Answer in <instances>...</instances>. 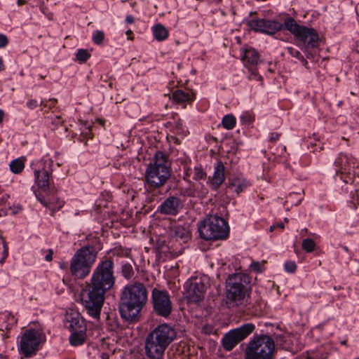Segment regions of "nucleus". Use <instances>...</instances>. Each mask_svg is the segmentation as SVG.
Listing matches in <instances>:
<instances>
[{"label":"nucleus","mask_w":359,"mask_h":359,"mask_svg":"<svg viewBox=\"0 0 359 359\" xmlns=\"http://www.w3.org/2000/svg\"><path fill=\"white\" fill-rule=\"evenodd\" d=\"M171 175L168 156L162 151H157L147 165L144 174V188L147 199L152 202L158 198L163 187Z\"/></svg>","instance_id":"nucleus-1"},{"label":"nucleus","mask_w":359,"mask_h":359,"mask_svg":"<svg viewBox=\"0 0 359 359\" xmlns=\"http://www.w3.org/2000/svg\"><path fill=\"white\" fill-rule=\"evenodd\" d=\"M148 301V292L144 283L138 280L126 285L121 294L119 312L127 321H135Z\"/></svg>","instance_id":"nucleus-2"},{"label":"nucleus","mask_w":359,"mask_h":359,"mask_svg":"<svg viewBox=\"0 0 359 359\" xmlns=\"http://www.w3.org/2000/svg\"><path fill=\"white\" fill-rule=\"evenodd\" d=\"M176 337V331L168 323L158 325L145 337L146 356L149 359H163L165 350Z\"/></svg>","instance_id":"nucleus-3"},{"label":"nucleus","mask_w":359,"mask_h":359,"mask_svg":"<svg viewBox=\"0 0 359 359\" xmlns=\"http://www.w3.org/2000/svg\"><path fill=\"white\" fill-rule=\"evenodd\" d=\"M35 182L38 190L35 191L37 199L46 207H48L53 212L59 210L64 202L55 196L57 189L50 182V172L44 168L34 171Z\"/></svg>","instance_id":"nucleus-4"},{"label":"nucleus","mask_w":359,"mask_h":359,"mask_svg":"<svg viewBox=\"0 0 359 359\" xmlns=\"http://www.w3.org/2000/svg\"><path fill=\"white\" fill-rule=\"evenodd\" d=\"M114 283V262L108 258L97 266L92 274L90 282L88 284L106 293L113 287Z\"/></svg>","instance_id":"nucleus-5"},{"label":"nucleus","mask_w":359,"mask_h":359,"mask_svg":"<svg viewBox=\"0 0 359 359\" xmlns=\"http://www.w3.org/2000/svg\"><path fill=\"white\" fill-rule=\"evenodd\" d=\"M96 252L92 247L79 250L72 259L70 271L76 278L83 279L87 276L96 259Z\"/></svg>","instance_id":"nucleus-6"},{"label":"nucleus","mask_w":359,"mask_h":359,"mask_svg":"<svg viewBox=\"0 0 359 359\" xmlns=\"http://www.w3.org/2000/svg\"><path fill=\"white\" fill-rule=\"evenodd\" d=\"M200 237L204 240H222L227 238L229 228L222 217L212 216L205 219L198 228Z\"/></svg>","instance_id":"nucleus-7"},{"label":"nucleus","mask_w":359,"mask_h":359,"mask_svg":"<svg viewBox=\"0 0 359 359\" xmlns=\"http://www.w3.org/2000/svg\"><path fill=\"white\" fill-rule=\"evenodd\" d=\"M105 292L87 284L80 293L81 304L87 313L95 319H99L104 302Z\"/></svg>","instance_id":"nucleus-8"},{"label":"nucleus","mask_w":359,"mask_h":359,"mask_svg":"<svg viewBox=\"0 0 359 359\" xmlns=\"http://www.w3.org/2000/svg\"><path fill=\"white\" fill-rule=\"evenodd\" d=\"M284 25L305 48H313L318 46L319 37L314 29L301 26L290 17L285 18Z\"/></svg>","instance_id":"nucleus-9"},{"label":"nucleus","mask_w":359,"mask_h":359,"mask_svg":"<svg viewBox=\"0 0 359 359\" xmlns=\"http://www.w3.org/2000/svg\"><path fill=\"white\" fill-rule=\"evenodd\" d=\"M250 283V276L245 273H235L229 276L226 283L228 301L238 302L243 299Z\"/></svg>","instance_id":"nucleus-10"},{"label":"nucleus","mask_w":359,"mask_h":359,"mask_svg":"<svg viewBox=\"0 0 359 359\" xmlns=\"http://www.w3.org/2000/svg\"><path fill=\"white\" fill-rule=\"evenodd\" d=\"M274 349L273 339L267 335L255 336L245 348L246 357L255 356L257 358L272 359Z\"/></svg>","instance_id":"nucleus-11"},{"label":"nucleus","mask_w":359,"mask_h":359,"mask_svg":"<svg viewBox=\"0 0 359 359\" xmlns=\"http://www.w3.org/2000/svg\"><path fill=\"white\" fill-rule=\"evenodd\" d=\"M151 303L154 313L165 318H168L172 312L173 304L171 297L166 290L154 287L151 290Z\"/></svg>","instance_id":"nucleus-12"},{"label":"nucleus","mask_w":359,"mask_h":359,"mask_svg":"<svg viewBox=\"0 0 359 359\" xmlns=\"http://www.w3.org/2000/svg\"><path fill=\"white\" fill-rule=\"evenodd\" d=\"M255 326L252 323H246L242 326L233 329L224 334L222 343L226 351H231L239 342L250 334Z\"/></svg>","instance_id":"nucleus-13"},{"label":"nucleus","mask_w":359,"mask_h":359,"mask_svg":"<svg viewBox=\"0 0 359 359\" xmlns=\"http://www.w3.org/2000/svg\"><path fill=\"white\" fill-rule=\"evenodd\" d=\"M43 340L41 332L30 329L25 332L21 337L20 350L26 356L29 357L36 351L40 343Z\"/></svg>","instance_id":"nucleus-14"},{"label":"nucleus","mask_w":359,"mask_h":359,"mask_svg":"<svg viewBox=\"0 0 359 359\" xmlns=\"http://www.w3.org/2000/svg\"><path fill=\"white\" fill-rule=\"evenodd\" d=\"M184 294L189 302L197 303L201 301L206 290V285L201 278H194L188 280L184 285Z\"/></svg>","instance_id":"nucleus-15"},{"label":"nucleus","mask_w":359,"mask_h":359,"mask_svg":"<svg viewBox=\"0 0 359 359\" xmlns=\"http://www.w3.org/2000/svg\"><path fill=\"white\" fill-rule=\"evenodd\" d=\"M241 60L244 66L248 68L250 74L248 76L250 80L262 81V77L259 74L257 70V65L259 62V56L258 53L252 48H248L243 50Z\"/></svg>","instance_id":"nucleus-16"},{"label":"nucleus","mask_w":359,"mask_h":359,"mask_svg":"<svg viewBox=\"0 0 359 359\" xmlns=\"http://www.w3.org/2000/svg\"><path fill=\"white\" fill-rule=\"evenodd\" d=\"M247 24L250 29L256 32H261L271 35L279 31L283 27V25L278 22L259 18L249 20Z\"/></svg>","instance_id":"nucleus-17"},{"label":"nucleus","mask_w":359,"mask_h":359,"mask_svg":"<svg viewBox=\"0 0 359 359\" xmlns=\"http://www.w3.org/2000/svg\"><path fill=\"white\" fill-rule=\"evenodd\" d=\"M183 207L184 203L180 198L170 196L158 206L157 212L161 215L176 216Z\"/></svg>","instance_id":"nucleus-18"},{"label":"nucleus","mask_w":359,"mask_h":359,"mask_svg":"<svg viewBox=\"0 0 359 359\" xmlns=\"http://www.w3.org/2000/svg\"><path fill=\"white\" fill-rule=\"evenodd\" d=\"M335 165L339 168V170L337 172H340L341 174H348L351 175V169L354 168V161L352 158H348L346 154H341L339 157L334 161ZM351 179L350 176H346L344 181L346 183H348V180Z\"/></svg>","instance_id":"nucleus-19"},{"label":"nucleus","mask_w":359,"mask_h":359,"mask_svg":"<svg viewBox=\"0 0 359 359\" xmlns=\"http://www.w3.org/2000/svg\"><path fill=\"white\" fill-rule=\"evenodd\" d=\"M225 179V167L222 161H219L215 168L213 176L210 181L212 189L217 190L224 182Z\"/></svg>","instance_id":"nucleus-20"},{"label":"nucleus","mask_w":359,"mask_h":359,"mask_svg":"<svg viewBox=\"0 0 359 359\" xmlns=\"http://www.w3.org/2000/svg\"><path fill=\"white\" fill-rule=\"evenodd\" d=\"M66 319L67 321L69 323V327L72 332L78 330H86L87 328L86 322L78 313L67 314Z\"/></svg>","instance_id":"nucleus-21"},{"label":"nucleus","mask_w":359,"mask_h":359,"mask_svg":"<svg viewBox=\"0 0 359 359\" xmlns=\"http://www.w3.org/2000/svg\"><path fill=\"white\" fill-rule=\"evenodd\" d=\"M172 236L177 241L186 243L190 238V232L187 227L177 226L172 230Z\"/></svg>","instance_id":"nucleus-22"},{"label":"nucleus","mask_w":359,"mask_h":359,"mask_svg":"<svg viewBox=\"0 0 359 359\" xmlns=\"http://www.w3.org/2000/svg\"><path fill=\"white\" fill-rule=\"evenodd\" d=\"M86 330H78L72 332L69 337L70 344L72 346H77L83 344L86 338Z\"/></svg>","instance_id":"nucleus-23"},{"label":"nucleus","mask_w":359,"mask_h":359,"mask_svg":"<svg viewBox=\"0 0 359 359\" xmlns=\"http://www.w3.org/2000/svg\"><path fill=\"white\" fill-rule=\"evenodd\" d=\"M26 158L24 156L13 160L10 164V170L14 174H20L25 168Z\"/></svg>","instance_id":"nucleus-24"},{"label":"nucleus","mask_w":359,"mask_h":359,"mask_svg":"<svg viewBox=\"0 0 359 359\" xmlns=\"http://www.w3.org/2000/svg\"><path fill=\"white\" fill-rule=\"evenodd\" d=\"M172 99L177 103L189 102L193 100L189 93L182 90H175L172 93Z\"/></svg>","instance_id":"nucleus-25"},{"label":"nucleus","mask_w":359,"mask_h":359,"mask_svg":"<svg viewBox=\"0 0 359 359\" xmlns=\"http://www.w3.org/2000/svg\"><path fill=\"white\" fill-rule=\"evenodd\" d=\"M153 34L155 39L159 41L165 40L168 35L166 28L161 24L153 27Z\"/></svg>","instance_id":"nucleus-26"},{"label":"nucleus","mask_w":359,"mask_h":359,"mask_svg":"<svg viewBox=\"0 0 359 359\" xmlns=\"http://www.w3.org/2000/svg\"><path fill=\"white\" fill-rule=\"evenodd\" d=\"M222 126L226 130H231L236 125V118L231 114L225 115L222 118Z\"/></svg>","instance_id":"nucleus-27"},{"label":"nucleus","mask_w":359,"mask_h":359,"mask_svg":"<svg viewBox=\"0 0 359 359\" xmlns=\"http://www.w3.org/2000/svg\"><path fill=\"white\" fill-rule=\"evenodd\" d=\"M121 274L127 280H130L134 276V271L132 265L129 263L123 264L121 266Z\"/></svg>","instance_id":"nucleus-28"},{"label":"nucleus","mask_w":359,"mask_h":359,"mask_svg":"<svg viewBox=\"0 0 359 359\" xmlns=\"http://www.w3.org/2000/svg\"><path fill=\"white\" fill-rule=\"evenodd\" d=\"M316 246V243L311 238H305L302 241V247L306 252H313Z\"/></svg>","instance_id":"nucleus-29"},{"label":"nucleus","mask_w":359,"mask_h":359,"mask_svg":"<svg viewBox=\"0 0 359 359\" xmlns=\"http://www.w3.org/2000/svg\"><path fill=\"white\" fill-rule=\"evenodd\" d=\"M90 57V54L85 49H79L76 53V60L81 62H86Z\"/></svg>","instance_id":"nucleus-30"},{"label":"nucleus","mask_w":359,"mask_h":359,"mask_svg":"<svg viewBox=\"0 0 359 359\" xmlns=\"http://www.w3.org/2000/svg\"><path fill=\"white\" fill-rule=\"evenodd\" d=\"M246 187L247 185L245 182H241L238 180L233 181L231 185V188H233V191L237 194L242 192Z\"/></svg>","instance_id":"nucleus-31"},{"label":"nucleus","mask_w":359,"mask_h":359,"mask_svg":"<svg viewBox=\"0 0 359 359\" xmlns=\"http://www.w3.org/2000/svg\"><path fill=\"white\" fill-rule=\"evenodd\" d=\"M104 34L102 31L97 30L93 33V41L96 44H101L104 40Z\"/></svg>","instance_id":"nucleus-32"},{"label":"nucleus","mask_w":359,"mask_h":359,"mask_svg":"<svg viewBox=\"0 0 359 359\" xmlns=\"http://www.w3.org/2000/svg\"><path fill=\"white\" fill-rule=\"evenodd\" d=\"M351 196L350 202L355 208H357V205H359V188L355 189L354 192L351 191Z\"/></svg>","instance_id":"nucleus-33"},{"label":"nucleus","mask_w":359,"mask_h":359,"mask_svg":"<svg viewBox=\"0 0 359 359\" xmlns=\"http://www.w3.org/2000/svg\"><path fill=\"white\" fill-rule=\"evenodd\" d=\"M206 173L201 168H195L193 178L195 180H200L205 178Z\"/></svg>","instance_id":"nucleus-34"},{"label":"nucleus","mask_w":359,"mask_h":359,"mask_svg":"<svg viewBox=\"0 0 359 359\" xmlns=\"http://www.w3.org/2000/svg\"><path fill=\"white\" fill-rule=\"evenodd\" d=\"M285 269L289 273H294L297 269V265L294 262L288 261L285 264Z\"/></svg>","instance_id":"nucleus-35"},{"label":"nucleus","mask_w":359,"mask_h":359,"mask_svg":"<svg viewBox=\"0 0 359 359\" xmlns=\"http://www.w3.org/2000/svg\"><path fill=\"white\" fill-rule=\"evenodd\" d=\"M241 121L243 123L248 124V123H250L253 121V118H252V116L250 114H249L248 113H244L241 116Z\"/></svg>","instance_id":"nucleus-36"},{"label":"nucleus","mask_w":359,"mask_h":359,"mask_svg":"<svg viewBox=\"0 0 359 359\" xmlns=\"http://www.w3.org/2000/svg\"><path fill=\"white\" fill-rule=\"evenodd\" d=\"M287 50L288 53L290 54L292 56L297 57L298 59H300L302 54L299 53V50L294 49L292 47L287 48Z\"/></svg>","instance_id":"nucleus-37"},{"label":"nucleus","mask_w":359,"mask_h":359,"mask_svg":"<svg viewBox=\"0 0 359 359\" xmlns=\"http://www.w3.org/2000/svg\"><path fill=\"white\" fill-rule=\"evenodd\" d=\"M263 267H264V262L262 264H261L260 262H253L251 264V268L257 272H262L263 271Z\"/></svg>","instance_id":"nucleus-38"},{"label":"nucleus","mask_w":359,"mask_h":359,"mask_svg":"<svg viewBox=\"0 0 359 359\" xmlns=\"http://www.w3.org/2000/svg\"><path fill=\"white\" fill-rule=\"evenodd\" d=\"M8 43L7 36L4 34H0V48L5 47Z\"/></svg>","instance_id":"nucleus-39"},{"label":"nucleus","mask_w":359,"mask_h":359,"mask_svg":"<svg viewBox=\"0 0 359 359\" xmlns=\"http://www.w3.org/2000/svg\"><path fill=\"white\" fill-rule=\"evenodd\" d=\"M8 197L7 194L0 191V206L6 203Z\"/></svg>","instance_id":"nucleus-40"},{"label":"nucleus","mask_w":359,"mask_h":359,"mask_svg":"<svg viewBox=\"0 0 359 359\" xmlns=\"http://www.w3.org/2000/svg\"><path fill=\"white\" fill-rule=\"evenodd\" d=\"M27 105L29 109H33L37 107L38 103L36 100H30L27 102Z\"/></svg>","instance_id":"nucleus-41"},{"label":"nucleus","mask_w":359,"mask_h":359,"mask_svg":"<svg viewBox=\"0 0 359 359\" xmlns=\"http://www.w3.org/2000/svg\"><path fill=\"white\" fill-rule=\"evenodd\" d=\"M280 136V135L278 133H272L271 134L270 141L274 142L279 139Z\"/></svg>","instance_id":"nucleus-42"},{"label":"nucleus","mask_w":359,"mask_h":359,"mask_svg":"<svg viewBox=\"0 0 359 359\" xmlns=\"http://www.w3.org/2000/svg\"><path fill=\"white\" fill-rule=\"evenodd\" d=\"M53 251L51 250H49V252L48 255H46L45 259L47 262H50L53 259Z\"/></svg>","instance_id":"nucleus-43"},{"label":"nucleus","mask_w":359,"mask_h":359,"mask_svg":"<svg viewBox=\"0 0 359 359\" xmlns=\"http://www.w3.org/2000/svg\"><path fill=\"white\" fill-rule=\"evenodd\" d=\"M126 22L127 23H133L134 22V18L132 16V15H128L126 18Z\"/></svg>","instance_id":"nucleus-44"},{"label":"nucleus","mask_w":359,"mask_h":359,"mask_svg":"<svg viewBox=\"0 0 359 359\" xmlns=\"http://www.w3.org/2000/svg\"><path fill=\"white\" fill-rule=\"evenodd\" d=\"M22 210V207L21 205H18L16 206V208H15V209L12 211V213L13 214H16L18 213V212L21 211Z\"/></svg>","instance_id":"nucleus-45"},{"label":"nucleus","mask_w":359,"mask_h":359,"mask_svg":"<svg viewBox=\"0 0 359 359\" xmlns=\"http://www.w3.org/2000/svg\"><path fill=\"white\" fill-rule=\"evenodd\" d=\"M185 195H187L188 196H191V197H194L196 196L194 194V191H191V190L187 191Z\"/></svg>","instance_id":"nucleus-46"},{"label":"nucleus","mask_w":359,"mask_h":359,"mask_svg":"<svg viewBox=\"0 0 359 359\" xmlns=\"http://www.w3.org/2000/svg\"><path fill=\"white\" fill-rule=\"evenodd\" d=\"M302 62V65L304 66V67H306L307 64H308V62L304 58V57L302 55L300 57V59H299Z\"/></svg>","instance_id":"nucleus-47"},{"label":"nucleus","mask_w":359,"mask_h":359,"mask_svg":"<svg viewBox=\"0 0 359 359\" xmlns=\"http://www.w3.org/2000/svg\"><path fill=\"white\" fill-rule=\"evenodd\" d=\"M17 3L18 6H22L26 3V0H18Z\"/></svg>","instance_id":"nucleus-48"},{"label":"nucleus","mask_w":359,"mask_h":359,"mask_svg":"<svg viewBox=\"0 0 359 359\" xmlns=\"http://www.w3.org/2000/svg\"><path fill=\"white\" fill-rule=\"evenodd\" d=\"M4 62L1 57H0V72L4 69Z\"/></svg>","instance_id":"nucleus-49"},{"label":"nucleus","mask_w":359,"mask_h":359,"mask_svg":"<svg viewBox=\"0 0 359 359\" xmlns=\"http://www.w3.org/2000/svg\"><path fill=\"white\" fill-rule=\"evenodd\" d=\"M7 212L6 210H4L3 208L0 210V217L6 215Z\"/></svg>","instance_id":"nucleus-50"},{"label":"nucleus","mask_w":359,"mask_h":359,"mask_svg":"<svg viewBox=\"0 0 359 359\" xmlns=\"http://www.w3.org/2000/svg\"><path fill=\"white\" fill-rule=\"evenodd\" d=\"M4 113L3 110L0 109V123L2 122L4 118Z\"/></svg>","instance_id":"nucleus-51"},{"label":"nucleus","mask_w":359,"mask_h":359,"mask_svg":"<svg viewBox=\"0 0 359 359\" xmlns=\"http://www.w3.org/2000/svg\"><path fill=\"white\" fill-rule=\"evenodd\" d=\"M276 226V227H279V228H280L282 229H284V227H285V226H284V224L283 223H278Z\"/></svg>","instance_id":"nucleus-52"},{"label":"nucleus","mask_w":359,"mask_h":359,"mask_svg":"<svg viewBox=\"0 0 359 359\" xmlns=\"http://www.w3.org/2000/svg\"><path fill=\"white\" fill-rule=\"evenodd\" d=\"M60 116H57V117L55 118V119L54 122H55V123H60Z\"/></svg>","instance_id":"nucleus-53"},{"label":"nucleus","mask_w":359,"mask_h":359,"mask_svg":"<svg viewBox=\"0 0 359 359\" xmlns=\"http://www.w3.org/2000/svg\"><path fill=\"white\" fill-rule=\"evenodd\" d=\"M208 193V191L206 189L203 190L201 193V195H200L201 196H205L206 195V194Z\"/></svg>","instance_id":"nucleus-54"},{"label":"nucleus","mask_w":359,"mask_h":359,"mask_svg":"<svg viewBox=\"0 0 359 359\" xmlns=\"http://www.w3.org/2000/svg\"><path fill=\"white\" fill-rule=\"evenodd\" d=\"M133 34V32H132L130 29H129V30H128V31L126 32V35H127V36H130V34Z\"/></svg>","instance_id":"nucleus-55"},{"label":"nucleus","mask_w":359,"mask_h":359,"mask_svg":"<svg viewBox=\"0 0 359 359\" xmlns=\"http://www.w3.org/2000/svg\"><path fill=\"white\" fill-rule=\"evenodd\" d=\"M41 11L44 14H46L45 8H44L43 5H41Z\"/></svg>","instance_id":"nucleus-56"},{"label":"nucleus","mask_w":359,"mask_h":359,"mask_svg":"<svg viewBox=\"0 0 359 359\" xmlns=\"http://www.w3.org/2000/svg\"><path fill=\"white\" fill-rule=\"evenodd\" d=\"M109 87L110 88H113V82H112L111 81H109Z\"/></svg>","instance_id":"nucleus-57"},{"label":"nucleus","mask_w":359,"mask_h":359,"mask_svg":"<svg viewBox=\"0 0 359 359\" xmlns=\"http://www.w3.org/2000/svg\"><path fill=\"white\" fill-rule=\"evenodd\" d=\"M307 232V229H302V232L301 233L304 236V233H306Z\"/></svg>","instance_id":"nucleus-58"},{"label":"nucleus","mask_w":359,"mask_h":359,"mask_svg":"<svg viewBox=\"0 0 359 359\" xmlns=\"http://www.w3.org/2000/svg\"><path fill=\"white\" fill-rule=\"evenodd\" d=\"M276 225H273V226H271L270 227V231H273V229H276Z\"/></svg>","instance_id":"nucleus-59"},{"label":"nucleus","mask_w":359,"mask_h":359,"mask_svg":"<svg viewBox=\"0 0 359 359\" xmlns=\"http://www.w3.org/2000/svg\"><path fill=\"white\" fill-rule=\"evenodd\" d=\"M302 200V198H299V199L298 200V201L295 203V205H299V204L301 203Z\"/></svg>","instance_id":"nucleus-60"},{"label":"nucleus","mask_w":359,"mask_h":359,"mask_svg":"<svg viewBox=\"0 0 359 359\" xmlns=\"http://www.w3.org/2000/svg\"><path fill=\"white\" fill-rule=\"evenodd\" d=\"M297 194H300V193H293V194H290V196H294Z\"/></svg>","instance_id":"nucleus-61"},{"label":"nucleus","mask_w":359,"mask_h":359,"mask_svg":"<svg viewBox=\"0 0 359 359\" xmlns=\"http://www.w3.org/2000/svg\"><path fill=\"white\" fill-rule=\"evenodd\" d=\"M284 221H285V222H289V219L286 217V218H285V219H284Z\"/></svg>","instance_id":"nucleus-62"},{"label":"nucleus","mask_w":359,"mask_h":359,"mask_svg":"<svg viewBox=\"0 0 359 359\" xmlns=\"http://www.w3.org/2000/svg\"><path fill=\"white\" fill-rule=\"evenodd\" d=\"M51 101H53V102H57V100H56V99H53V100H52Z\"/></svg>","instance_id":"nucleus-63"}]
</instances>
